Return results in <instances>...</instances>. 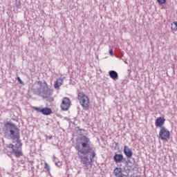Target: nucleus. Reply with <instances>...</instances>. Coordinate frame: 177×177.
I'll return each instance as SVG.
<instances>
[{
	"mask_svg": "<svg viewBox=\"0 0 177 177\" xmlns=\"http://www.w3.org/2000/svg\"><path fill=\"white\" fill-rule=\"evenodd\" d=\"M125 63H126V64H127V62H125Z\"/></svg>",
	"mask_w": 177,
	"mask_h": 177,
	"instance_id": "27",
	"label": "nucleus"
},
{
	"mask_svg": "<svg viewBox=\"0 0 177 177\" xmlns=\"http://www.w3.org/2000/svg\"><path fill=\"white\" fill-rule=\"evenodd\" d=\"M157 1L158 3H160V5H162L167 2V0H157Z\"/></svg>",
	"mask_w": 177,
	"mask_h": 177,
	"instance_id": "19",
	"label": "nucleus"
},
{
	"mask_svg": "<svg viewBox=\"0 0 177 177\" xmlns=\"http://www.w3.org/2000/svg\"><path fill=\"white\" fill-rule=\"evenodd\" d=\"M113 174L116 177H124L122 174V169L116 167L114 171Z\"/></svg>",
	"mask_w": 177,
	"mask_h": 177,
	"instance_id": "10",
	"label": "nucleus"
},
{
	"mask_svg": "<svg viewBox=\"0 0 177 177\" xmlns=\"http://www.w3.org/2000/svg\"><path fill=\"white\" fill-rule=\"evenodd\" d=\"M53 138V136H46V139H49V140H52Z\"/></svg>",
	"mask_w": 177,
	"mask_h": 177,
	"instance_id": "23",
	"label": "nucleus"
},
{
	"mask_svg": "<svg viewBox=\"0 0 177 177\" xmlns=\"http://www.w3.org/2000/svg\"><path fill=\"white\" fill-rule=\"evenodd\" d=\"M77 129H78V131H80V133H82V132H85V129H80V127H77Z\"/></svg>",
	"mask_w": 177,
	"mask_h": 177,
	"instance_id": "22",
	"label": "nucleus"
},
{
	"mask_svg": "<svg viewBox=\"0 0 177 177\" xmlns=\"http://www.w3.org/2000/svg\"><path fill=\"white\" fill-rule=\"evenodd\" d=\"M80 158L82 160V162L86 166L88 167V165L92 166V159L93 158V156H80Z\"/></svg>",
	"mask_w": 177,
	"mask_h": 177,
	"instance_id": "7",
	"label": "nucleus"
},
{
	"mask_svg": "<svg viewBox=\"0 0 177 177\" xmlns=\"http://www.w3.org/2000/svg\"><path fill=\"white\" fill-rule=\"evenodd\" d=\"M71 106V100H70V98L67 97H64L60 105L61 110H62V111H67Z\"/></svg>",
	"mask_w": 177,
	"mask_h": 177,
	"instance_id": "5",
	"label": "nucleus"
},
{
	"mask_svg": "<svg viewBox=\"0 0 177 177\" xmlns=\"http://www.w3.org/2000/svg\"><path fill=\"white\" fill-rule=\"evenodd\" d=\"M171 30H173V31H177V21H174L173 24H171Z\"/></svg>",
	"mask_w": 177,
	"mask_h": 177,
	"instance_id": "15",
	"label": "nucleus"
},
{
	"mask_svg": "<svg viewBox=\"0 0 177 177\" xmlns=\"http://www.w3.org/2000/svg\"><path fill=\"white\" fill-rule=\"evenodd\" d=\"M44 165H45L44 166L45 169H46L47 171H50V167H49V165H48V163H45Z\"/></svg>",
	"mask_w": 177,
	"mask_h": 177,
	"instance_id": "20",
	"label": "nucleus"
},
{
	"mask_svg": "<svg viewBox=\"0 0 177 177\" xmlns=\"http://www.w3.org/2000/svg\"><path fill=\"white\" fill-rule=\"evenodd\" d=\"M35 111H37L38 113H42L44 108L42 107H35Z\"/></svg>",
	"mask_w": 177,
	"mask_h": 177,
	"instance_id": "16",
	"label": "nucleus"
},
{
	"mask_svg": "<svg viewBox=\"0 0 177 177\" xmlns=\"http://www.w3.org/2000/svg\"><path fill=\"white\" fill-rule=\"evenodd\" d=\"M77 99L81 104L83 110L86 111L89 110V106H91V102L89 101V97H87L85 93L82 92H79L77 95Z\"/></svg>",
	"mask_w": 177,
	"mask_h": 177,
	"instance_id": "4",
	"label": "nucleus"
},
{
	"mask_svg": "<svg viewBox=\"0 0 177 177\" xmlns=\"http://www.w3.org/2000/svg\"><path fill=\"white\" fill-rule=\"evenodd\" d=\"M63 84V79H57L54 84L55 88H59Z\"/></svg>",
	"mask_w": 177,
	"mask_h": 177,
	"instance_id": "13",
	"label": "nucleus"
},
{
	"mask_svg": "<svg viewBox=\"0 0 177 177\" xmlns=\"http://www.w3.org/2000/svg\"><path fill=\"white\" fill-rule=\"evenodd\" d=\"M3 132L6 139H12V140H16L15 145L13 144H9L8 147L11 149V153L15 156H23L21 151V140H20V129L16 126L15 123L7 121L4 122L3 127Z\"/></svg>",
	"mask_w": 177,
	"mask_h": 177,
	"instance_id": "1",
	"label": "nucleus"
},
{
	"mask_svg": "<svg viewBox=\"0 0 177 177\" xmlns=\"http://www.w3.org/2000/svg\"><path fill=\"white\" fill-rule=\"evenodd\" d=\"M55 164H56V165H57L58 167L62 166V162H57V163H55Z\"/></svg>",
	"mask_w": 177,
	"mask_h": 177,
	"instance_id": "25",
	"label": "nucleus"
},
{
	"mask_svg": "<svg viewBox=\"0 0 177 177\" xmlns=\"http://www.w3.org/2000/svg\"><path fill=\"white\" fill-rule=\"evenodd\" d=\"M109 53L111 56H113V55H114V52L113 51V49L109 50Z\"/></svg>",
	"mask_w": 177,
	"mask_h": 177,
	"instance_id": "24",
	"label": "nucleus"
},
{
	"mask_svg": "<svg viewBox=\"0 0 177 177\" xmlns=\"http://www.w3.org/2000/svg\"><path fill=\"white\" fill-rule=\"evenodd\" d=\"M165 124V118L164 117H158L155 121V125L156 128H165L164 124Z\"/></svg>",
	"mask_w": 177,
	"mask_h": 177,
	"instance_id": "8",
	"label": "nucleus"
},
{
	"mask_svg": "<svg viewBox=\"0 0 177 177\" xmlns=\"http://www.w3.org/2000/svg\"><path fill=\"white\" fill-rule=\"evenodd\" d=\"M17 81L19 82V84H23V81L21 80V79L20 78V77H17Z\"/></svg>",
	"mask_w": 177,
	"mask_h": 177,
	"instance_id": "21",
	"label": "nucleus"
},
{
	"mask_svg": "<svg viewBox=\"0 0 177 177\" xmlns=\"http://www.w3.org/2000/svg\"><path fill=\"white\" fill-rule=\"evenodd\" d=\"M89 138L86 136H83L81 138V142H77L75 146L76 150L80 154L87 156H96V148L93 145H89Z\"/></svg>",
	"mask_w": 177,
	"mask_h": 177,
	"instance_id": "3",
	"label": "nucleus"
},
{
	"mask_svg": "<svg viewBox=\"0 0 177 177\" xmlns=\"http://www.w3.org/2000/svg\"><path fill=\"white\" fill-rule=\"evenodd\" d=\"M115 156H122V154L115 153Z\"/></svg>",
	"mask_w": 177,
	"mask_h": 177,
	"instance_id": "26",
	"label": "nucleus"
},
{
	"mask_svg": "<svg viewBox=\"0 0 177 177\" xmlns=\"http://www.w3.org/2000/svg\"><path fill=\"white\" fill-rule=\"evenodd\" d=\"M129 157H131V156H129Z\"/></svg>",
	"mask_w": 177,
	"mask_h": 177,
	"instance_id": "28",
	"label": "nucleus"
},
{
	"mask_svg": "<svg viewBox=\"0 0 177 177\" xmlns=\"http://www.w3.org/2000/svg\"><path fill=\"white\" fill-rule=\"evenodd\" d=\"M122 156H114V160L115 162H120L122 160Z\"/></svg>",
	"mask_w": 177,
	"mask_h": 177,
	"instance_id": "14",
	"label": "nucleus"
},
{
	"mask_svg": "<svg viewBox=\"0 0 177 177\" xmlns=\"http://www.w3.org/2000/svg\"><path fill=\"white\" fill-rule=\"evenodd\" d=\"M169 136H171V133L167 128L162 127L159 132V139H161V140H167V139H169Z\"/></svg>",
	"mask_w": 177,
	"mask_h": 177,
	"instance_id": "6",
	"label": "nucleus"
},
{
	"mask_svg": "<svg viewBox=\"0 0 177 177\" xmlns=\"http://www.w3.org/2000/svg\"><path fill=\"white\" fill-rule=\"evenodd\" d=\"M51 113H52V109H50V108H48V107L43 108V111L41 112V113L44 115H50Z\"/></svg>",
	"mask_w": 177,
	"mask_h": 177,
	"instance_id": "12",
	"label": "nucleus"
},
{
	"mask_svg": "<svg viewBox=\"0 0 177 177\" xmlns=\"http://www.w3.org/2000/svg\"><path fill=\"white\" fill-rule=\"evenodd\" d=\"M123 151L125 156H133V154L132 149H131L128 146H124Z\"/></svg>",
	"mask_w": 177,
	"mask_h": 177,
	"instance_id": "11",
	"label": "nucleus"
},
{
	"mask_svg": "<svg viewBox=\"0 0 177 177\" xmlns=\"http://www.w3.org/2000/svg\"><path fill=\"white\" fill-rule=\"evenodd\" d=\"M37 84L39 85V87L32 89L34 95H37L39 97H42L43 100H46L47 106H52V102L54 100L52 97V90L48 86V83L46 82L38 81Z\"/></svg>",
	"mask_w": 177,
	"mask_h": 177,
	"instance_id": "2",
	"label": "nucleus"
},
{
	"mask_svg": "<svg viewBox=\"0 0 177 177\" xmlns=\"http://www.w3.org/2000/svg\"><path fill=\"white\" fill-rule=\"evenodd\" d=\"M118 142H114L113 144V147H114L115 150L120 149V146H118Z\"/></svg>",
	"mask_w": 177,
	"mask_h": 177,
	"instance_id": "17",
	"label": "nucleus"
},
{
	"mask_svg": "<svg viewBox=\"0 0 177 177\" xmlns=\"http://www.w3.org/2000/svg\"><path fill=\"white\" fill-rule=\"evenodd\" d=\"M15 6H16L17 8H19L20 6H21V0H16V1H15Z\"/></svg>",
	"mask_w": 177,
	"mask_h": 177,
	"instance_id": "18",
	"label": "nucleus"
},
{
	"mask_svg": "<svg viewBox=\"0 0 177 177\" xmlns=\"http://www.w3.org/2000/svg\"><path fill=\"white\" fill-rule=\"evenodd\" d=\"M109 75L113 80V81H117V80H118V73L115 71H110L109 72Z\"/></svg>",
	"mask_w": 177,
	"mask_h": 177,
	"instance_id": "9",
	"label": "nucleus"
}]
</instances>
